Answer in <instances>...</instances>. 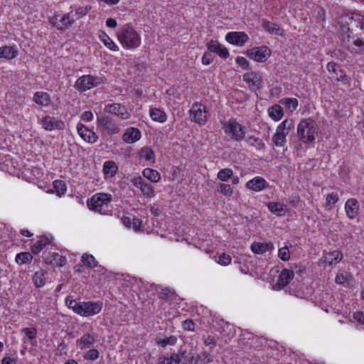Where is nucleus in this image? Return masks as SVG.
<instances>
[{
  "mask_svg": "<svg viewBox=\"0 0 364 364\" xmlns=\"http://www.w3.org/2000/svg\"><path fill=\"white\" fill-rule=\"evenodd\" d=\"M341 31L347 35L348 41L350 38L353 41L359 38L363 25V18L357 14H346L341 17Z\"/></svg>",
  "mask_w": 364,
  "mask_h": 364,
  "instance_id": "obj_1",
  "label": "nucleus"
},
{
  "mask_svg": "<svg viewBox=\"0 0 364 364\" xmlns=\"http://www.w3.org/2000/svg\"><path fill=\"white\" fill-rule=\"evenodd\" d=\"M317 133L316 122L310 118L301 120L298 124L297 136L299 140L304 143H312L315 140Z\"/></svg>",
  "mask_w": 364,
  "mask_h": 364,
  "instance_id": "obj_2",
  "label": "nucleus"
},
{
  "mask_svg": "<svg viewBox=\"0 0 364 364\" xmlns=\"http://www.w3.org/2000/svg\"><path fill=\"white\" fill-rule=\"evenodd\" d=\"M118 39L122 45L126 48H137L141 43L139 34L129 24L124 25L118 33Z\"/></svg>",
  "mask_w": 364,
  "mask_h": 364,
  "instance_id": "obj_3",
  "label": "nucleus"
},
{
  "mask_svg": "<svg viewBox=\"0 0 364 364\" xmlns=\"http://www.w3.org/2000/svg\"><path fill=\"white\" fill-rule=\"evenodd\" d=\"M225 133L235 141H241L245 139L247 132V128L239 124L235 118L230 119L223 124Z\"/></svg>",
  "mask_w": 364,
  "mask_h": 364,
  "instance_id": "obj_4",
  "label": "nucleus"
},
{
  "mask_svg": "<svg viewBox=\"0 0 364 364\" xmlns=\"http://www.w3.org/2000/svg\"><path fill=\"white\" fill-rule=\"evenodd\" d=\"M103 82L101 77L86 75L80 77L75 83V87L80 92H85Z\"/></svg>",
  "mask_w": 364,
  "mask_h": 364,
  "instance_id": "obj_5",
  "label": "nucleus"
},
{
  "mask_svg": "<svg viewBox=\"0 0 364 364\" xmlns=\"http://www.w3.org/2000/svg\"><path fill=\"white\" fill-rule=\"evenodd\" d=\"M97 127L102 134L107 135L117 134L120 132L114 120L108 116L97 117Z\"/></svg>",
  "mask_w": 364,
  "mask_h": 364,
  "instance_id": "obj_6",
  "label": "nucleus"
},
{
  "mask_svg": "<svg viewBox=\"0 0 364 364\" xmlns=\"http://www.w3.org/2000/svg\"><path fill=\"white\" fill-rule=\"evenodd\" d=\"M111 200V195L107 193H97L87 201V206L90 210H94L102 213L103 205H107Z\"/></svg>",
  "mask_w": 364,
  "mask_h": 364,
  "instance_id": "obj_7",
  "label": "nucleus"
},
{
  "mask_svg": "<svg viewBox=\"0 0 364 364\" xmlns=\"http://www.w3.org/2000/svg\"><path fill=\"white\" fill-rule=\"evenodd\" d=\"M271 55L270 49L265 46L255 47L247 51V55L255 60L264 63Z\"/></svg>",
  "mask_w": 364,
  "mask_h": 364,
  "instance_id": "obj_8",
  "label": "nucleus"
},
{
  "mask_svg": "<svg viewBox=\"0 0 364 364\" xmlns=\"http://www.w3.org/2000/svg\"><path fill=\"white\" fill-rule=\"evenodd\" d=\"M102 306L103 303L100 301L81 302L82 310H80L79 314L86 317L93 316L100 313Z\"/></svg>",
  "mask_w": 364,
  "mask_h": 364,
  "instance_id": "obj_9",
  "label": "nucleus"
},
{
  "mask_svg": "<svg viewBox=\"0 0 364 364\" xmlns=\"http://www.w3.org/2000/svg\"><path fill=\"white\" fill-rule=\"evenodd\" d=\"M133 185L139 188L141 193L146 198H152L154 196V191L152 186L146 183L141 176L134 177L132 180Z\"/></svg>",
  "mask_w": 364,
  "mask_h": 364,
  "instance_id": "obj_10",
  "label": "nucleus"
},
{
  "mask_svg": "<svg viewBox=\"0 0 364 364\" xmlns=\"http://www.w3.org/2000/svg\"><path fill=\"white\" fill-rule=\"evenodd\" d=\"M225 39L230 44L242 46L248 41L249 37L245 32L232 31L227 33Z\"/></svg>",
  "mask_w": 364,
  "mask_h": 364,
  "instance_id": "obj_11",
  "label": "nucleus"
},
{
  "mask_svg": "<svg viewBox=\"0 0 364 364\" xmlns=\"http://www.w3.org/2000/svg\"><path fill=\"white\" fill-rule=\"evenodd\" d=\"M191 116L195 122L200 124H205L206 122L205 107L202 104L194 103L191 109Z\"/></svg>",
  "mask_w": 364,
  "mask_h": 364,
  "instance_id": "obj_12",
  "label": "nucleus"
},
{
  "mask_svg": "<svg viewBox=\"0 0 364 364\" xmlns=\"http://www.w3.org/2000/svg\"><path fill=\"white\" fill-rule=\"evenodd\" d=\"M77 130L81 138L88 143H95L98 139L97 134L87 129L83 124L79 123L77 125Z\"/></svg>",
  "mask_w": 364,
  "mask_h": 364,
  "instance_id": "obj_13",
  "label": "nucleus"
},
{
  "mask_svg": "<svg viewBox=\"0 0 364 364\" xmlns=\"http://www.w3.org/2000/svg\"><path fill=\"white\" fill-rule=\"evenodd\" d=\"M245 81L250 89L258 90L262 86V76L255 72H249L243 75Z\"/></svg>",
  "mask_w": 364,
  "mask_h": 364,
  "instance_id": "obj_14",
  "label": "nucleus"
},
{
  "mask_svg": "<svg viewBox=\"0 0 364 364\" xmlns=\"http://www.w3.org/2000/svg\"><path fill=\"white\" fill-rule=\"evenodd\" d=\"M41 124L43 127L46 129L51 131L54 129H63L65 127V124L61 120H58L54 117L46 116L41 120Z\"/></svg>",
  "mask_w": 364,
  "mask_h": 364,
  "instance_id": "obj_15",
  "label": "nucleus"
},
{
  "mask_svg": "<svg viewBox=\"0 0 364 364\" xmlns=\"http://www.w3.org/2000/svg\"><path fill=\"white\" fill-rule=\"evenodd\" d=\"M207 48L210 52L216 53L223 58L226 59L230 55L228 50L217 41L211 40L207 44Z\"/></svg>",
  "mask_w": 364,
  "mask_h": 364,
  "instance_id": "obj_16",
  "label": "nucleus"
},
{
  "mask_svg": "<svg viewBox=\"0 0 364 364\" xmlns=\"http://www.w3.org/2000/svg\"><path fill=\"white\" fill-rule=\"evenodd\" d=\"M359 202L355 198H349L345 204V210L350 219H354L358 214Z\"/></svg>",
  "mask_w": 364,
  "mask_h": 364,
  "instance_id": "obj_17",
  "label": "nucleus"
},
{
  "mask_svg": "<svg viewBox=\"0 0 364 364\" xmlns=\"http://www.w3.org/2000/svg\"><path fill=\"white\" fill-rule=\"evenodd\" d=\"M294 273L292 270L288 269H283L279 276L276 287H277L279 289H284L289 284L290 281L294 278Z\"/></svg>",
  "mask_w": 364,
  "mask_h": 364,
  "instance_id": "obj_18",
  "label": "nucleus"
},
{
  "mask_svg": "<svg viewBox=\"0 0 364 364\" xmlns=\"http://www.w3.org/2000/svg\"><path fill=\"white\" fill-rule=\"evenodd\" d=\"M105 112L115 114L122 119L127 118V117H124V115L127 114V109L120 104L114 103L107 105L105 107Z\"/></svg>",
  "mask_w": 364,
  "mask_h": 364,
  "instance_id": "obj_19",
  "label": "nucleus"
},
{
  "mask_svg": "<svg viewBox=\"0 0 364 364\" xmlns=\"http://www.w3.org/2000/svg\"><path fill=\"white\" fill-rule=\"evenodd\" d=\"M141 138V132L137 128H128L122 136L124 141L128 144H133Z\"/></svg>",
  "mask_w": 364,
  "mask_h": 364,
  "instance_id": "obj_20",
  "label": "nucleus"
},
{
  "mask_svg": "<svg viewBox=\"0 0 364 364\" xmlns=\"http://www.w3.org/2000/svg\"><path fill=\"white\" fill-rule=\"evenodd\" d=\"M268 186L266 181L261 177H255L246 183V187L255 191H260Z\"/></svg>",
  "mask_w": 364,
  "mask_h": 364,
  "instance_id": "obj_21",
  "label": "nucleus"
},
{
  "mask_svg": "<svg viewBox=\"0 0 364 364\" xmlns=\"http://www.w3.org/2000/svg\"><path fill=\"white\" fill-rule=\"evenodd\" d=\"M95 343V338L90 333L83 334L80 338L77 340V346L80 349H87L91 348Z\"/></svg>",
  "mask_w": 364,
  "mask_h": 364,
  "instance_id": "obj_22",
  "label": "nucleus"
},
{
  "mask_svg": "<svg viewBox=\"0 0 364 364\" xmlns=\"http://www.w3.org/2000/svg\"><path fill=\"white\" fill-rule=\"evenodd\" d=\"M273 249V244L254 242L251 245V250L255 254H263Z\"/></svg>",
  "mask_w": 364,
  "mask_h": 364,
  "instance_id": "obj_23",
  "label": "nucleus"
},
{
  "mask_svg": "<svg viewBox=\"0 0 364 364\" xmlns=\"http://www.w3.org/2000/svg\"><path fill=\"white\" fill-rule=\"evenodd\" d=\"M18 50L13 46H2L0 48V58L11 60L17 56Z\"/></svg>",
  "mask_w": 364,
  "mask_h": 364,
  "instance_id": "obj_24",
  "label": "nucleus"
},
{
  "mask_svg": "<svg viewBox=\"0 0 364 364\" xmlns=\"http://www.w3.org/2000/svg\"><path fill=\"white\" fill-rule=\"evenodd\" d=\"M262 27L269 33L275 34L277 36L283 35V29L277 24L270 22L269 21H264Z\"/></svg>",
  "mask_w": 364,
  "mask_h": 364,
  "instance_id": "obj_25",
  "label": "nucleus"
},
{
  "mask_svg": "<svg viewBox=\"0 0 364 364\" xmlns=\"http://www.w3.org/2000/svg\"><path fill=\"white\" fill-rule=\"evenodd\" d=\"M268 114L273 120L279 121L284 115V109L279 105H274L268 109Z\"/></svg>",
  "mask_w": 364,
  "mask_h": 364,
  "instance_id": "obj_26",
  "label": "nucleus"
},
{
  "mask_svg": "<svg viewBox=\"0 0 364 364\" xmlns=\"http://www.w3.org/2000/svg\"><path fill=\"white\" fill-rule=\"evenodd\" d=\"M33 100L39 105L47 106L50 102V97L47 92H37L34 95Z\"/></svg>",
  "mask_w": 364,
  "mask_h": 364,
  "instance_id": "obj_27",
  "label": "nucleus"
},
{
  "mask_svg": "<svg viewBox=\"0 0 364 364\" xmlns=\"http://www.w3.org/2000/svg\"><path fill=\"white\" fill-rule=\"evenodd\" d=\"M46 262L48 264L62 267L65 263V259L58 253L53 252L51 255L46 258Z\"/></svg>",
  "mask_w": 364,
  "mask_h": 364,
  "instance_id": "obj_28",
  "label": "nucleus"
},
{
  "mask_svg": "<svg viewBox=\"0 0 364 364\" xmlns=\"http://www.w3.org/2000/svg\"><path fill=\"white\" fill-rule=\"evenodd\" d=\"M294 127V123L292 119L284 120L277 128V132L287 135L290 130Z\"/></svg>",
  "mask_w": 364,
  "mask_h": 364,
  "instance_id": "obj_29",
  "label": "nucleus"
},
{
  "mask_svg": "<svg viewBox=\"0 0 364 364\" xmlns=\"http://www.w3.org/2000/svg\"><path fill=\"white\" fill-rule=\"evenodd\" d=\"M50 241L49 238L46 237H41L39 240H38L35 244H33L31 247V252L37 255L38 254L44 247L49 245Z\"/></svg>",
  "mask_w": 364,
  "mask_h": 364,
  "instance_id": "obj_30",
  "label": "nucleus"
},
{
  "mask_svg": "<svg viewBox=\"0 0 364 364\" xmlns=\"http://www.w3.org/2000/svg\"><path fill=\"white\" fill-rule=\"evenodd\" d=\"M149 114L154 121L162 123L166 120V113L160 109L151 108L149 111Z\"/></svg>",
  "mask_w": 364,
  "mask_h": 364,
  "instance_id": "obj_31",
  "label": "nucleus"
},
{
  "mask_svg": "<svg viewBox=\"0 0 364 364\" xmlns=\"http://www.w3.org/2000/svg\"><path fill=\"white\" fill-rule=\"evenodd\" d=\"M46 274L47 272L43 270L38 271L35 273L33 277V281L36 288H41L46 284Z\"/></svg>",
  "mask_w": 364,
  "mask_h": 364,
  "instance_id": "obj_32",
  "label": "nucleus"
},
{
  "mask_svg": "<svg viewBox=\"0 0 364 364\" xmlns=\"http://www.w3.org/2000/svg\"><path fill=\"white\" fill-rule=\"evenodd\" d=\"M142 173L144 177L149 179L151 182L156 183L161 179V176L156 170L146 168L144 169Z\"/></svg>",
  "mask_w": 364,
  "mask_h": 364,
  "instance_id": "obj_33",
  "label": "nucleus"
},
{
  "mask_svg": "<svg viewBox=\"0 0 364 364\" xmlns=\"http://www.w3.org/2000/svg\"><path fill=\"white\" fill-rule=\"evenodd\" d=\"M285 205L277 202H271L268 204L269 210L277 216L284 215Z\"/></svg>",
  "mask_w": 364,
  "mask_h": 364,
  "instance_id": "obj_34",
  "label": "nucleus"
},
{
  "mask_svg": "<svg viewBox=\"0 0 364 364\" xmlns=\"http://www.w3.org/2000/svg\"><path fill=\"white\" fill-rule=\"evenodd\" d=\"M100 38L103 42L105 46L109 48L110 50L117 51L119 50L118 46L112 41L107 33L104 31H101L99 35Z\"/></svg>",
  "mask_w": 364,
  "mask_h": 364,
  "instance_id": "obj_35",
  "label": "nucleus"
},
{
  "mask_svg": "<svg viewBox=\"0 0 364 364\" xmlns=\"http://www.w3.org/2000/svg\"><path fill=\"white\" fill-rule=\"evenodd\" d=\"M33 259V255L28 252H23L17 254L16 257V262L20 264H29Z\"/></svg>",
  "mask_w": 364,
  "mask_h": 364,
  "instance_id": "obj_36",
  "label": "nucleus"
},
{
  "mask_svg": "<svg viewBox=\"0 0 364 364\" xmlns=\"http://www.w3.org/2000/svg\"><path fill=\"white\" fill-rule=\"evenodd\" d=\"M181 358L179 354L172 353L170 357H163L159 359V364H179Z\"/></svg>",
  "mask_w": 364,
  "mask_h": 364,
  "instance_id": "obj_37",
  "label": "nucleus"
},
{
  "mask_svg": "<svg viewBox=\"0 0 364 364\" xmlns=\"http://www.w3.org/2000/svg\"><path fill=\"white\" fill-rule=\"evenodd\" d=\"M158 296L160 299L165 301H173L175 299V293L166 288H161L158 291Z\"/></svg>",
  "mask_w": 364,
  "mask_h": 364,
  "instance_id": "obj_38",
  "label": "nucleus"
},
{
  "mask_svg": "<svg viewBox=\"0 0 364 364\" xmlns=\"http://www.w3.org/2000/svg\"><path fill=\"white\" fill-rule=\"evenodd\" d=\"M140 156L141 157L145 159L146 161H151V162H155V154L154 151L147 147L144 146L142 147L140 150Z\"/></svg>",
  "mask_w": 364,
  "mask_h": 364,
  "instance_id": "obj_39",
  "label": "nucleus"
},
{
  "mask_svg": "<svg viewBox=\"0 0 364 364\" xmlns=\"http://www.w3.org/2000/svg\"><path fill=\"white\" fill-rule=\"evenodd\" d=\"M351 275L349 274L347 272L345 273H341L337 274L335 279V282L337 284H345L346 282L348 284V285H352L353 280L351 278Z\"/></svg>",
  "mask_w": 364,
  "mask_h": 364,
  "instance_id": "obj_40",
  "label": "nucleus"
},
{
  "mask_svg": "<svg viewBox=\"0 0 364 364\" xmlns=\"http://www.w3.org/2000/svg\"><path fill=\"white\" fill-rule=\"evenodd\" d=\"M286 136L287 135L276 131L272 136V142L276 146H284L287 142Z\"/></svg>",
  "mask_w": 364,
  "mask_h": 364,
  "instance_id": "obj_41",
  "label": "nucleus"
},
{
  "mask_svg": "<svg viewBox=\"0 0 364 364\" xmlns=\"http://www.w3.org/2000/svg\"><path fill=\"white\" fill-rule=\"evenodd\" d=\"M177 342V338L175 336L165 337L164 338H159L156 340V343L162 348L167 346H174Z\"/></svg>",
  "mask_w": 364,
  "mask_h": 364,
  "instance_id": "obj_42",
  "label": "nucleus"
},
{
  "mask_svg": "<svg viewBox=\"0 0 364 364\" xmlns=\"http://www.w3.org/2000/svg\"><path fill=\"white\" fill-rule=\"evenodd\" d=\"M82 262L84 265L90 267L95 268L97 266V262L93 255L89 254H83L82 256Z\"/></svg>",
  "mask_w": 364,
  "mask_h": 364,
  "instance_id": "obj_43",
  "label": "nucleus"
},
{
  "mask_svg": "<svg viewBox=\"0 0 364 364\" xmlns=\"http://www.w3.org/2000/svg\"><path fill=\"white\" fill-rule=\"evenodd\" d=\"M103 171L105 174H108L110 173L112 176L113 174L116 173L117 171V166L114 161H108L104 164Z\"/></svg>",
  "mask_w": 364,
  "mask_h": 364,
  "instance_id": "obj_44",
  "label": "nucleus"
},
{
  "mask_svg": "<svg viewBox=\"0 0 364 364\" xmlns=\"http://www.w3.org/2000/svg\"><path fill=\"white\" fill-rule=\"evenodd\" d=\"M280 102L285 104L286 107L291 110H295L298 107V100L296 98H284L280 100Z\"/></svg>",
  "mask_w": 364,
  "mask_h": 364,
  "instance_id": "obj_45",
  "label": "nucleus"
},
{
  "mask_svg": "<svg viewBox=\"0 0 364 364\" xmlns=\"http://www.w3.org/2000/svg\"><path fill=\"white\" fill-rule=\"evenodd\" d=\"M233 171L230 168H223L218 173V178L222 181H226L232 177Z\"/></svg>",
  "mask_w": 364,
  "mask_h": 364,
  "instance_id": "obj_46",
  "label": "nucleus"
},
{
  "mask_svg": "<svg viewBox=\"0 0 364 364\" xmlns=\"http://www.w3.org/2000/svg\"><path fill=\"white\" fill-rule=\"evenodd\" d=\"M66 304L68 308L72 309L77 314H79L80 310H82L81 302H77L75 300L66 299Z\"/></svg>",
  "mask_w": 364,
  "mask_h": 364,
  "instance_id": "obj_47",
  "label": "nucleus"
},
{
  "mask_svg": "<svg viewBox=\"0 0 364 364\" xmlns=\"http://www.w3.org/2000/svg\"><path fill=\"white\" fill-rule=\"evenodd\" d=\"M100 356V352L97 349L92 348L86 352L83 358L88 360H95Z\"/></svg>",
  "mask_w": 364,
  "mask_h": 364,
  "instance_id": "obj_48",
  "label": "nucleus"
},
{
  "mask_svg": "<svg viewBox=\"0 0 364 364\" xmlns=\"http://www.w3.org/2000/svg\"><path fill=\"white\" fill-rule=\"evenodd\" d=\"M279 257L283 261H288L290 259V252L287 246L280 248L278 251Z\"/></svg>",
  "mask_w": 364,
  "mask_h": 364,
  "instance_id": "obj_49",
  "label": "nucleus"
},
{
  "mask_svg": "<svg viewBox=\"0 0 364 364\" xmlns=\"http://www.w3.org/2000/svg\"><path fill=\"white\" fill-rule=\"evenodd\" d=\"M21 332L25 333L27 336L28 340L32 341L36 337L37 330L35 328H23Z\"/></svg>",
  "mask_w": 364,
  "mask_h": 364,
  "instance_id": "obj_50",
  "label": "nucleus"
},
{
  "mask_svg": "<svg viewBox=\"0 0 364 364\" xmlns=\"http://www.w3.org/2000/svg\"><path fill=\"white\" fill-rule=\"evenodd\" d=\"M249 140L252 139L254 142H250V145L252 146H256L257 149L260 150L264 147V144L262 140L259 138H256L253 136L248 137Z\"/></svg>",
  "mask_w": 364,
  "mask_h": 364,
  "instance_id": "obj_51",
  "label": "nucleus"
},
{
  "mask_svg": "<svg viewBox=\"0 0 364 364\" xmlns=\"http://www.w3.org/2000/svg\"><path fill=\"white\" fill-rule=\"evenodd\" d=\"M202 338L203 341V343L205 346H210V348H213L216 346L217 341L213 336L210 335H208V336H203Z\"/></svg>",
  "mask_w": 364,
  "mask_h": 364,
  "instance_id": "obj_52",
  "label": "nucleus"
},
{
  "mask_svg": "<svg viewBox=\"0 0 364 364\" xmlns=\"http://www.w3.org/2000/svg\"><path fill=\"white\" fill-rule=\"evenodd\" d=\"M180 355L182 357L181 361L183 360V364H191L194 360V356L193 354H186L185 351H181L179 356Z\"/></svg>",
  "mask_w": 364,
  "mask_h": 364,
  "instance_id": "obj_53",
  "label": "nucleus"
},
{
  "mask_svg": "<svg viewBox=\"0 0 364 364\" xmlns=\"http://www.w3.org/2000/svg\"><path fill=\"white\" fill-rule=\"evenodd\" d=\"M231 257L229 255H227L225 253H223L220 257L219 259L218 260V263L223 265V266H227L231 262Z\"/></svg>",
  "mask_w": 364,
  "mask_h": 364,
  "instance_id": "obj_54",
  "label": "nucleus"
},
{
  "mask_svg": "<svg viewBox=\"0 0 364 364\" xmlns=\"http://www.w3.org/2000/svg\"><path fill=\"white\" fill-rule=\"evenodd\" d=\"M212 53L213 52H210L209 50L205 52L202 58V63L203 65H210L213 61L214 56L212 55Z\"/></svg>",
  "mask_w": 364,
  "mask_h": 364,
  "instance_id": "obj_55",
  "label": "nucleus"
},
{
  "mask_svg": "<svg viewBox=\"0 0 364 364\" xmlns=\"http://www.w3.org/2000/svg\"><path fill=\"white\" fill-rule=\"evenodd\" d=\"M53 186L58 193L60 191L62 193H63L66 191V186L63 181H55L53 182Z\"/></svg>",
  "mask_w": 364,
  "mask_h": 364,
  "instance_id": "obj_56",
  "label": "nucleus"
},
{
  "mask_svg": "<svg viewBox=\"0 0 364 364\" xmlns=\"http://www.w3.org/2000/svg\"><path fill=\"white\" fill-rule=\"evenodd\" d=\"M220 192L225 196H231L233 193L232 188L229 184L220 183Z\"/></svg>",
  "mask_w": 364,
  "mask_h": 364,
  "instance_id": "obj_57",
  "label": "nucleus"
},
{
  "mask_svg": "<svg viewBox=\"0 0 364 364\" xmlns=\"http://www.w3.org/2000/svg\"><path fill=\"white\" fill-rule=\"evenodd\" d=\"M182 326L186 331H193L195 330V323L191 319L183 321Z\"/></svg>",
  "mask_w": 364,
  "mask_h": 364,
  "instance_id": "obj_58",
  "label": "nucleus"
},
{
  "mask_svg": "<svg viewBox=\"0 0 364 364\" xmlns=\"http://www.w3.org/2000/svg\"><path fill=\"white\" fill-rule=\"evenodd\" d=\"M327 69L330 73H333L338 76L339 73H342V70L341 69H338L337 64L334 62H330L327 65Z\"/></svg>",
  "mask_w": 364,
  "mask_h": 364,
  "instance_id": "obj_59",
  "label": "nucleus"
},
{
  "mask_svg": "<svg viewBox=\"0 0 364 364\" xmlns=\"http://www.w3.org/2000/svg\"><path fill=\"white\" fill-rule=\"evenodd\" d=\"M236 63L243 69H249V62L244 57H237L236 58Z\"/></svg>",
  "mask_w": 364,
  "mask_h": 364,
  "instance_id": "obj_60",
  "label": "nucleus"
},
{
  "mask_svg": "<svg viewBox=\"0 0 364 364\" xmlns=\"http://www.w3.org/2000/svg\"><path fill=\"white\" fill-rule=\"evenodd\" d=\"M60 21L63 23V25L68 26L72 25L75 22V19H73V18L70 19V14L68 13V14H65L61 18Z\"/></svg>",
  "mask_w": 364,
  "mask_h": 364,
  "instance_id": "obj_61",
  "label": "nucleus"
},
{
  "mask_svg": "<svg viewBox=\"0 0 364 364\" xmlns=\"http://www.w3.org/2000/svg\"><path fill=\"white\" fill-rule=\"evenodd\" d=\"M338 200V196L337 194L331 193L328 194L326 196V203L328 205L330 204H336Z\"/></svg>",
  "mask_w": 364,
  "mask_h": 364,
  "instance_id": "obj_62",
  "label": "nucleus"
},
{
  "mask_svg": "<svg viewBox=\"0 0 364 364\" xmlns=\"http://www.w3.org/2000/svg\"><path fill=\"white\" fill-rule=\"evenodd\" d=\"M132 227L135 231H139L141 225V220L138 218H133L132 220Z\"/></svg>",
  "mask_w": 364,
  "mask_h": 364,
  "instance_id": "obj_63",
  "label": "nucleus"
},
{
  "mask_svg": "<svg viewBox=\"0 0 364 364\" xmlns=\"http://www.w3.org/2000/svg\"><path fill=\"white\" fill-rule=\"evenodd\" d=\"M93 114L90 111H85L81 114V119L84 122H90L92 120Z\"/></svg>",
  "mask_w": 364,
  "mask_h": 364,
  "instance_id": "obj_64",
  "label": "nucleus"
}]
</instances>
